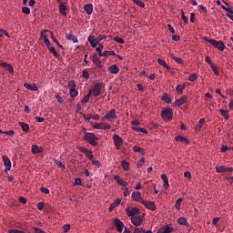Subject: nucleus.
<instances>
[{
	"label": "nucleus",
	"instance_id": "59",
	"mask_svg": "<svg viewBox=\"0 0 233 233\" xmlns=\"http://www.w3.org/2000/svg\"><path fill=\"white\" fill-rule=\"evenodd\" d=\"M73 185L76 186V185H82V180L81 177H76L75 179V182L73 183Z\"/></svg>",
	"mask_w": 233,
	"mask_h": 233
},
{
	"label": "nucleus",
	"instance_id": "21",
	"mask_svg": "<svg viewBox=\"0 0 233 233\" xmlns=\"http://www.w3.org/2000/svg\"><path fill=\"white\" fill-rule=\"evenodd\" d=\"M114 179L117 182L118 185L122 187H127V185H128V183L126 180L121 179L119 175L114 176Z\"/></svg>",
	"mask_w": 233,
	"mask_h": 233
},
{
	"label": "nucleus",
	"instance_id": "30",
	"mask_svg": "<svg viewBox=\"0 0 233 233\" xmlns=\"http://www.w3.org/2000/svg\"><path fill=\"white\" fill-rule=\"evenodd\" d=\"M176 141H180L181 143H186V145H189L190 141L187 140V138H185V137L177 136L176 137Z\"/></svg>",
	"mask_w": 233,
	"mask_h": 233
},
{
	"label": "nucleus",
	"instance_id": "43",
	"mask_svg": "<svg viewBox=\"0 0 233 233\" xmlns=\"http://www.w3.org/2000/svg\"><path fill=\"white\" fill-rule=\"evenodd\" d=\"M121 166H122V168L124 170H129L130 165H129V163L127 161L123 160L122 163H121Z\"/></svg>",
	"mask_w": 233,
	"mask_h": 233
},
{
	"label": "nucleus",
	"instance_id": "16",
	"mask_svg": "<svg viewBox=\"0 0 233 233\" xmlns=\"http://www.w3.org/2000/svg\"><path fill=\"white\" fill-rule=\"evenodd\" d=\"M92 61L95 63V65H96L97 67L102 68V61L98 57L97 54H94L92 56Z\"/></svg>",
	"mask_w": 233,
	"mask_h": 233
},
{
	"label": "nucleus",
	"instance_id": "57",
	"mask_svg": "<svg viewBox=\"0 0 233 233\" xmlns=\"http://www.w3.org/2000/svg\"><path fill=\"white\" fill-rule=\"evenodd\" d=\"M181 15H182V19H183L184 23L187 24L188 23V18H187V16H186L184 11L181 12Z\"/></svg>",
	"mask_w": 233,
	"mask_h": 233
},
{
	"label": "nucleus",
	"instance_id": "5",
	"mask_svg": "<svg viewBox=\"0 0 233 233\" xmlns=\"http://www.w3.org/2000/svg\"><path fill=\"white\" fill-rule=\"evenodd\" d=\"M113 140L115 143V147L117 150H120L122 147V145L124 143V140L121 137L117 136V134H115V136H113Z\"/></svg>",
	"mask_w": 233,
	"mask_h": 233
},
{
	"label": "nucleus",
	"instance_id": "50",
	"mask_svg": "<svg viewBox=\"0 0 233 233\" xmlns=\"http://www.w3.org/2000/svg\"><path fill=\"white\" fill-rule=\"evenodd\" d=\"M78 95V90H76V87H74L72 92L70 93L71 97H76Z\"/></svg>",
	"mask_w": 233,
	"mask_h": 233
},
{
	"label": "nucleus",
	"instance_id": "62",
	"mask_svg": "<svg viewBox=\"0 0 233 233\" xmlns=\"http://www.w3.org/2000/svg\"><path fill=\"white\" fill-rule=\"evenodd\" d=\"M8 233H25V231H21L20 229H9Z\"/></svg>",
	"mask_w": 233,
	"mask_h": 233
},
{
	"label": "nucleus",
	"instance_id": "14",
	"mask_svg": "<svg viewBox=\"0 0 233 233\" xmlns=\"http://www.w3.org/2000/svg\"><path fill=\"white\" fill-rule=\"evenodd\" d=\"M3 162H4V165L5 166V172H6L7 170H10L12 167V163L10 158L7 157V156H3Z\"/></svg>",
	"mask_w": 233,
	"mask_h": 233
},
{
	"label": "nucleus",
	"instance_id": "11",
	"mask_svg": "<svg viewBox=\"0 0 233 233\" xmlns=\"http://www.w3.org/2000/svg\"><path fill=\"white\" fill-rule=\"evenodd\" d=\"M132 198L134 201L140 202L141 204L144 205V199L142 198L141 192L135 191L132 193Z\"/></svg>",
	"mask_w": 233,
	"mask_h": 233
},
{
	"label": "nucleus",
	"instance_id": "2",
	"mask_svg": "<svg viewBox=\"0 0 233 233\" xmlns=\"http://www.w3.org/2000/svg\"><path fill=\"white\" fill-rule=\"evenodd\" d=\"M84 140L89 143L91 146H97V140H99V138L95 133H86L84 135Z\"/></svg>",
	"mask_w": 233,
	"mask_h": 233
},
{
	"label": "nucleus",
	"instance_id": "9",
	"mask_svg": "<svg viewBox=\"0 0 233 233\" xmlns=\"http://www.w3.org/2000/svg\"><path fill=\"white\" fill-rule=\"evenodd\" d=\"M79 152L84 153V155L86 156V157H88L90 160H93L94 158V154L92 150H89L86 147H78Z\"/></svg>",
	"mask_w": 233,
	"mask_h": 233
},
{
	"label": "nucleus",
	"instance_id": "36",
	"mask_svg": "<svg viewBox=\"0 0 233 233\" xmlns=\"http://www.w3.org/2000/svg\"><path fill=\"white\" fill-rule=\"evenodd\" d=\"M177 223L180 226H188V222L187 221L186 218H184L183 217H181L180 218L177 219Z\"/></svg>",
	"mask_w": 233,
	"mask_h": 233
},
{
	"label": "nucleus",
	"instance_id": "1",
	"mask_svg": "<svg viewBox=\"0 0 233 233\" xmlns=\"http://www.w3.org/2000/svg\"><path fill=\"white\" fill-rule=\"evenodd\" d=\"M202 39L207 41L209 44H212V46L215 48H218L219 51H225V49H226V46L223 43V41H217V39H214V38L209 39V38H208V36H203Z\"/></svg>",
	"mask_w": 233,
	"mask_h": 233
},
{
	"label": "nucleus",
	"instance_id": "8",
	"mask_svg": "<svg viewBox=\"0 0 233 233\" xmlns=\"http://www.w3.org/2000/svg\"><path fill=\"white\" fill-rule=\"evenodd\" d=\"M117 118L116 114V109H111L107 114L103 116L102 121H113V119Z\"/></svg>",
	"mask_w": 233,
	"mask_h": 233
},
{
	"label": "nucleus",
	"instance_id": "42",
	"mask_svg": "<svg viewBox=\"0 0 233 233\" xmlns=\"http://www.w3.org/2000/svg\"><path fill=\"white\" fill-rule=\"evenodd\" d=\"M182 200H183V198H179L177 199V201H176L175 207H176V208H177V211H179L180 208H181V202H182Z\"/></svg>",
	"mask_w": 233,
	"mask_h": 233
},
{
	"label": "nucleus",
	"instance_id": "22",
	"mask_svg": "<svg viewBox=\"0 0 233 233\" xmlns=\"http://www.w3.org/2000/svg\"><path fill=\"white\" fill-rule=\"evenodd\" d=\"M161 179L163 180V187H165V189H167L169 187V180H168V177H167V175L165 173H163L161 175Z\"/></svg>",
	"mask_w": 233,
	"mask_h": 233
},
{
	"label": "nucleus",
	"instance_id": "26",
	"mask_svg": "<svg viewBox=\"0 0 233 233\" xmlns=\"http://www.w3.org/2000/svg\"><path fill=\"white\" fill-rule=\"evenodd\" d=\"M87 15H91L92 12H93V5L92 4H86L84 6Z\"/></svg>",
	"mask_w": 233,
	"mask_h": 233
},
{
	"label": "nucleus",
	"instance_id": "32",
	"mask_svg": "<svg viewBox=\"0 0 233 233\" xmlns=\"http://www.w3.org/2000/svg\"><path fill=\"white\" fill-rule=\"evenodd\" d=\"M133 130L137 131V133L148 134L147 129L141 128L140 127H133Z\"/></svg>",
	"mask_w": 233,
	"mask_h": 233
},
{
	"label": "nucleus",
	"instance_id": "48",
	"mask_svg": "<svg viewBox=\"0 0 233 233\" xmlns=\"http://www.w3.org/2000/svg\"><path fill=\"white\" fill-rule=\"evenodd\" d=\"M114 41H116L118 44H125V39L119 37V36H115V38H113Z\"/></svg>",
	"mask_w": 233,
	"mask_h": 233
},
{
	"label": "nucleus",
	"instance_id": "28",
	"mask_svg": "<svg viewBox=\"0 0 233 233\" xmlns=\"http://www.w3.org/2000/svg\"><path fill=\"white\" fill-rule=\"evenodd\" d=\"M157 63L160 66H163V67L167 68V70H170V66L167 63V61L163 60L162 58L157 59Z\"/></svg>",
	"mask_w": 233,
	"mask_h": 233
},
{
	"label": "nucleus",
	"instance_id": "24",
	"mask_svg": "<svg viewBox=\"0 0 233 233\" xmlns=\"http://www.w3.org/2000/svg\"><path fill=\"white\" fill-rule=\"evenodd\" d=\"M119 204H121V199H119V198H117V199L115 200V202H113L111 205H109V212H112L113 209L116 208V207H117Z\"/></svg>",
	"mask_w": 233,
	"mask_h": 233
},
{
	"label": "nucleus",
	"instance_id": "39",
	"mask_svg": "<svg viewBox=\"0 0 233 233\" xmlns=\"http://www.w3.org/2000/svg\"><path fill=\"white\" fill-rule=\"evenodd\" d=\"M51 38L54 41V43H56L58 47L63 48L64 46H62V44L59 43V41L57 40L56 36H55L54 32L51 33Z\"/></svg>",
	"mask_w": 233,
	"mask_h": 233
},
{
	"label": "nucleus",
	"instance_id": "23",
	"mask_svg": "<svg viewBox=\"0 0 233 233\" xmlns=\"http://www.w3.org/2000/svg\"><path fill=\"white\" fill-rule=\"evenodd\" d=\"M24 86L26 87V89L33 90L34 92H36L38 90V86L36 85H30V83H24Z\"/></svg>",
	"mask_w": 233,
	"mask_h": 233
},
{
	"label": "nucleus",
	"instance_id": "31",
	"mask_svg": "<svg viewBox=\"0 0 233 233\" xmlns=\"http://www.w3.org/2000/svg\"><path fill=\"white\" fill-rule=\"evenodd\" d=\"M170 57L176 61V63H177V65H184V60L180 57H176V56H174V54H171Z\"/></svg>",
	"mask_w": 233,
	"mask_h": 233
},
{
	"label": "nucleus",
	"instance_id": "13",
	"mask_svg": "<svg viewBox=\"0 0 233 233\" xmlns=\"http://www.w3.org/2000/svg\"><path fill=\"white\" fill-rule=\"evenodd\" d=\"M174 231V227L163 226L157 231V233H172Z\"/></svg>",
	"mask_w": 233,
	"mask_h": 233
},
{
	"label": "nucleus",
	"instance_id": "41",
	"mask_svg": "<svg viewBox=\"0 0 233 233\" xmlns=\"http://www.w3.org/2000/svg\"><path fill=\"white\" fill-rule=\"evenodd\" d=\"M68 87L71 95V92L74 90V87H76L75 80H70V82H68Z\"/></svg>",
	"mask_w": 233,
	"mask_h": 233
},
{
	"label": "nucleus",
	"instance_id": "46",
	"mask_svg": "<svg viewBox=\"0 0 233 233\" xmlns=\"http://www.w3.org/2000/svg\"><path fill=\"white\" fill-rule=\"evenodd\" d=\"M212 71L215 73L216 76L219 75L218 68L217 67L216 64L212 63L211 65Z\"/></svg>",
	"mask_w": 233,
	"mask_h": 233
},
{
	"label": "nucleus",
	"instance_id": "60",
	"mask_svg": "<svg viewBox=\"0 0 233 233\" xmlns=\"http://www.w3.org/2000/svg\"><path fill=\"white\" fill-rule=\"evenodd\" d=\"M145 164V157H141L137 163V167H141Z\"/></svg>",
	"mask_w": 233,
	"mask_h": 233
},
{
	"label": "nucleus",
	"instance_id": "54",
	"mask_svg": "<svg viewBox=\"0 0 233 233\" xmlns=\"http://www.w3.org/2000/svg\"><path fill=\"white\" fill-rule=\"evenodd\" d=\"M55 163H56V165H57L59 167H64V169H66V166L63 165L62 161L57 160L56 158H55Z\"/></svg>",
	"mask_w": 233,
	"mask_h": 233
},
{
	"label": "nucleus",
	"instance_id": "10",
	"mask_svg": "<svg viewBox=\"0 0 233 233\" xmlns=\"http://www.w3.org/2000/svg\"><path fill=\"white\" fill-rule=\"evenodd\" d=\"M143 205L146 207V208L151 209V211H156L157 209V205L151 200L147 201L144 199Z\"/></svg>",
	"mask_w": 233,
	"mask_h": 233
},
{
	"label": "nucleus",
	"instance_id": "6",
	"mask_svg": "<svg viewBox=\"0 0 233 233\" xmlns=\"http://www.w3.org/2000/svg\"><path fill=\"white\" fill-rule=\"evenodd\" d=\"M103 83H96L93 86L92 94L94 96H99L101 95V90H102Z\"/></svg>",
	"mask_w": 233,
	"mask_h": 233
},
{
	"label": "nucleus",
	"instance_id": "51",
	"mask_svg": "<svg viewBox=\"0 0 233 233\" xmlns=\"http://www.w3.org/2000/svg\"><path fill=\"white\" fill-rule=\"evenodd\" d=\"M22 12L24 14H25L26 15H29V14H30V7H27V6L22 7Z\"/></svg>",
	"mask_w": 233,
	"mask_h": 233
},
{
	"label": "nucleus",
	"instance_id": "44",
	"mask_svg": "<svg viewBox=\"0 0 233 233\" xmlns=\"http://www.w3.org/2000/svg\"><path fill=\"white\" fill-rule=\"evenodd\" d=\"M185 85H177L176 87L177 94H183V89H185Z\"/></svg>",
	"mask_w": 233,
	"mask_h": 233
},
{
	"label": "nucleus",
	"instance_id": "64",
	"mask_svg": "<svg viewBox=\"0 0 233 233\" xmlns=\"http://www.w3.org/2000/svg\"><path fill=\"white\" fill-rule=\"evenodd\" d=\"M133 233H142V228H139V227H135Z\"/></svg>",
	"mask_w": 233,
	"mask_h": 233
},
{
	"label": "nucleus",
	"instance_id": "3",
	"mask_svg": "<svg viewBox=\"0 0 233 233\" xmlns=\"http://www.w3.org/2000/svg\"><path fill=\"white\" fill-rule=\"evenodd\" d=\"M173 109L171 107H166L161 113V116L164 119V121H169L173 118Z\"/></svg>",
	"mask_w": 233,
	"mask_h": 233
},
{
	"label": "nucleus",
	"instance_id": "63",
	"mask_svg": "<svg viewBox=\"0 0 233 233\" xmlns=\"http://www.w3.org/2000/svg\"><path fill=\"white\" fill-rule=\"evenodd\" d=\"M173 41H180V35H177V34H174L172 36Z\"/></svg>",
	"mask_w": 233,
	"mask_h": 233
},
{
	"label": "nucleus",
	"instance_id": "53",
	"mask_svg": "<svg viewBox=\"0 0 233 233\" xmlns=\"http://www.w3.org/2000/svg\"><path fill=\"white\" fill-rule=\"evenodd\" d=\"M82 76H83L85 79H90V73H88V71H83V72H82Z\"/></svg>",
	"mask_w": 233,
	"mask_h": 233
},
{
	"label": "nucleus",
	"instance_id": "34",
	"mask_svg": "<svg viewBox=\"0 0 233 233\" xmlns=\"http://www.w3.org/2000/svg\"><path fill=\"white\" fill-rule=\"evenodd\" d=\"M206 123V119L205 118H200L198 126L196 127L195 130L197 131H200L203 125Z\"/></svg>",
	"mask_w": 233,
	"mask_h": 233
},
{
	"label": "nucleus",
	"instance_id": "61",
	"mask_svg": "<svg viewBox=\"0 0 233 233\" xmlns=\"http://www.w3.org/2000/svg\"><path fill=\"white\" fill-rule=\"evenodd\" d=\"M184 177H187V179H191V177H192L191 172H189L188 170H187V171L184 173Z\"/></svg>",
	"mask_w": 233,
	"mask_h": 233
},
{
	"label": "nucleus",
	"instance_id": "49",
	"mask_svg": "<svg viewBox=\"0 0 233 233\" xmlns=\"http://www.w3.org/2000/svg\"><path fill=\"white\" fill-rule=\"evenodd\" d=\"M197 79H198V75H196V73H193V74L190 75L189 77H188V80H189L190 82H195V80H197Z\"/></svg>",
	"mask_w": 233,
	"mask_h": 233
},
{
	"label": "nucleus",
	"instance_id": "27",
	"mask_svg": "<svg viewBox=\"0 0 233 233\" xmlns=\"http://www.w3.org/2000/svg\"><path fill=\"white\" fill-rule=\"evenodd\" d=\"M66 37L67 38V40L73 41V43H78V39L77 36L75 35L74 34H67L66 35Z\"/></svg>",
	"mask_w": 233,
	"mask_h": 233
},
{
	"label": "nucleus",
	"instance_id": "45",
	"mask_svg": "<svg viewBox=\"0 0 233 233\" xmlns=\"http://www.w3.org/2000/svg\"><path fill=\"white\" fill-rule=\"evenodd\" d=\"M3 134H6V136H9L10 137H14L15 131H14V129H10L9 131H3Z\"/></svg>",
	"mask_w": 233,
	"mask_h": 233
},
{
	"label": "nucleus",
	"instance_id": "17",
	"mask_svg": "<svg viewBox=\"0 0 233 233\" xmlns=\"http://www.w3.org/2000/svg\"><path fill=\"white\" fill-rule=\"evenodd\" d=\"M185 102H187V96H181L179 97L178 99H177L175 102H174V106L177 107V106H181V105H184Z\"/></svg>",
	"mask_w": 233,
	"mask_h": 233
},
{
	"label": "nucleus",
	"instance_id": "55",
	"mask_svg": "<svg viewBox=\"0 0 233 233\" xmlns=\"http://www.w3.org/2000/svg\"><path fill=\"white\" fill-rule=\"evenodd\" d=\"M33 230H35V233H46L44 229H41L38 227H33Z\"/></svg>",
	"mask_w": 233,
	"mask_h": 233
},
{
	"label": "nucleus",
	"instance_id": "47",
	"mask_svg": "<svg viewBox=\"0 0 233 233\" xmlns=\"http://www.w3.org/2000/svg\"><path fill=\"white\" fill-rule=\"evenodd\" d=\"M108 56H116V51H104V56L108 57Z\"/></svg>",
	"mask_w": 233,
	"mask_h": 233
},
{
	"label": "nucleus",
	"instance_id": "15",
	"mask_svg": "<svg viewBox=\"0 0 233 233\" xmlns=\"http://www.w3.org/2000/svg\"><path fill=\"white\" fill-rule=\"evenodd\" d=\"M132 223L136 226V227H139L141 226V224L143 223V220L140 217V215H137L135 217H133L132 218Z\"/></svg>",
	"mask_w": 233,
	"mask_h": 233
},
{
	"label": "nucleus",
	"instance_id": "19",
	"mask_svg": "<svg viewBox=\"0 0 233 233\" xmlns=\"http://www.w3.org/2000/svg\"><path fill=\"white\" fill-rule=\"evenodd\" d=\"M44 148L39 147L36 144H33L32 146V153L33 155H38L39 153H43Z\"/></svg>",
	"mask_w": 233,
	"mask_h": 233
},
{
	"label": "nucleus",
	"instance_id": "37",
	"mask_svg": "<svg viewBox=\"0 0 233 233\" xmlns=\"http://www.w3.org/2000/svg\"><path fill=\"white\" fill-rule=\"evenodd\" d=\"M219 112H220L221 116H224L225 119H229L230 115H229L228 111H226L225 109H220Z\"/></svg>",
	"mask_w": 233,
	"mask_h": 233
},
{
	"label": "nucleus",
	"instance_id": "18",
	"mask_svg": "<svg viewBox=\"0 0 233 233\" xmlns=\"http://www.w3.org/2000/svg\"><path fill=\"white\" fill-rule=\"evenodd\" d=\"M67 4L62 3L59 5V12L62 14V15L66 16L67 15Z\"/></svg>",
	"mask_w": 233,
	"mask_h": 233
},
{
	"label": "nucleus",
	"instance_id": "40",
	"mask_svg": "<svg viewBox=\"0 0 233 233\" xmlns=\"http://www.w3.org/2000/svg\"><path fill=\"white\" fill-rule=\"evenodd\" d=\"M133 150H134V152H136V153H141V155H144V153H145L144 148L139 147V146H135V147H133Z\"/></svg>",
	"mask_w": 233,
	"mask_h": 233
},
{
	"label": "nucleus",
	"instance_id": "58",
	"mask_svg": "<svg viewBox=\"0 0 233 233\" xmlns=\"http://www.w3.org/2000/svg\"><path fill=\"white\" fill-rule=\"evenodd\" d=\"M131 126H134V127L140 126L139 120L138 119H134L133 121H131Z\"/></svg>",
	"mask_w": 233,
	"mask_h": 233
},
{
	"label": "nucleus",
	"instance_id": "25",
	"mask_svg": "<svg viewBox=\"0 0 233 233\" xmlns=\"http://www.w3.org/2000/svg\"><path fill=\"white\" fill-rule=\"evenodd\" d=\"M162 101L166 102V104H171L172 97L169 96L168 93H164L162 96Z\"/></svg>",
	"mask_w": 233,
	"mask_h": 233
},
{
	"label": "nucleus",
	"instance_id": "29",
	"mask_svg": "<svg viewBox=\"0 0 233 233\" xmlns=\"http://www.w3.org/2000/svg\"><path fill=\"white\" fill-rule=\"evenodd\" d=\"M20 127L22 128V130L25 132V133H28V131L30 130V127L28 124H25V122H20Z\"/></svg>",
	"mask_w": 233,
	"mask_h": 233
},
{
	"label": "nucleus",
	"instance_id": "7",
	"mask_svg": "<svg viewBox=\"0 0 233 233\" xmlns=\"http://www.w3.org/2000/svg\"><path fill=\"white\" fill-rule=\"evenodd\" d=\"M127 216L131 217V221L133 222V217H136L137 214H139V208H127Z\"/></svg>",
	"mask_w": 233,
	"mask_h": 233
},
{
	"label": "nucleus",
	"instance_id": "38",
	"mask_svg": "<svg viewBox=\"0 0 233 233\" xmlns=\"http://www.w3.org/2000/svg\"><path fill=\"white\" fill-rule=\"evenodd\" d=\"M49 51L50 53H52V55L54 56V57H58L59 54L57 53V51L56 50L55 46H52L51 44L49 46Z\"/></svg>",
	"mask_w": 233,
	"mask_h": 233
},
{
	"label": "nucleus",
	"instance_id": "33",
	"mask_svg": "<svg viewBox=\"0 0 233 233\" xmlns=\"http://www.w3.org/2000/svg\"><path fill=\"white\" fill-rule=\"evenodd\" d=\"M92 92H93V90L90 89L89 92L87 93V95H86V96L82 99V104H86V102H88L90 100Z\"/></svg>",
	"mask_w": 233,
	"mask_h": 233
},
{
	"label": "nucleus",
	"instance_id": "20",
	"mask_svg": "<svg viewBox=\"0 0 233 233\" xmlns=\"http://www.w3.org/2000/svg\"><path fill=\"white\" fill-rule=\"evenodd\" d=\"M119 70H120V68L118 67V66L116 64H112L108 67V71L110 73H113V75H116L117 73H119Z\"/></svg>",
	"mask_w": 233,
	"mask_h": 233
},
{
	"label": "nucleus",
	"instance_id": "52",
	"mask_svg": "<svg viewBox=\"0 0 233 233\" xmlns=\"http://www.w3.org/2000/svg\"><path fill=\"white\" fill-rule=\"evenodd\" d=\"M107 38L106 35H99L96 37L97 45L101 43L102 40H106Z\"/></svg>",
	"mask_w": 233,
	"mask_h": 233
},
{
	"label": "nucleus",
	"instance_id": "12",
	"mask_svg": "<svg viewBox=\"0 0 233 233\" xmlns=\"http://www.w3.org/2000/svg\"><path fill=\"white\" fill-rule=\"evenodd\" d=\"M114 223L117 228L118 233H122V231L124 230V227H125L124 222H122L121 219H119V218H115Z\"/></svg>",
	"mask_w": 233,
	"mask_h": 233
},
{
	"label": "nucleus",
	"instance_id": "35",
	"mask_svg": "<svg viewBox=\"0 0 233 233\" xmlns=\"http://www.w3.org/2000/svg\"><path fill=\"white\" fill-rule=\"evenodd\" d=\"M216 171L218 173H225V172H227V167H226V166H217Z\"/></svg>",
	"mask_w": 233,
	"mask_h": 233
},
{
	"label": "nucleus",
	"instance_id": "4",
	"mask_svg": "<svg viewBox=\"0 0 233 233\" xmlns=\"http://www.w3.org/2000/svg\"><path fill=\"white\" fill-rule=\"evenodd\" d=\"M93 128H95V130H110L111 126L106 122H96Z\"/></svg>",
	"mask_w": 233,
	"mask_h": 233
},
{
	"label": "nucleus",
	"instance_id": "56",
	"mask_svg": "<svg viewBox=\"0 0 233 233\" xmlns=\"http://www.w3.org/2000/svg\"><path fill=\"white\" fill-rule=\"evenodd\" d=\"M63 228H64V233H68V231H69L70 228H71V226H70V224H66V225L63 227Z\"/></svg>",
	"mask_w": 233,
	"mask_h": 233
}]
</instances>
